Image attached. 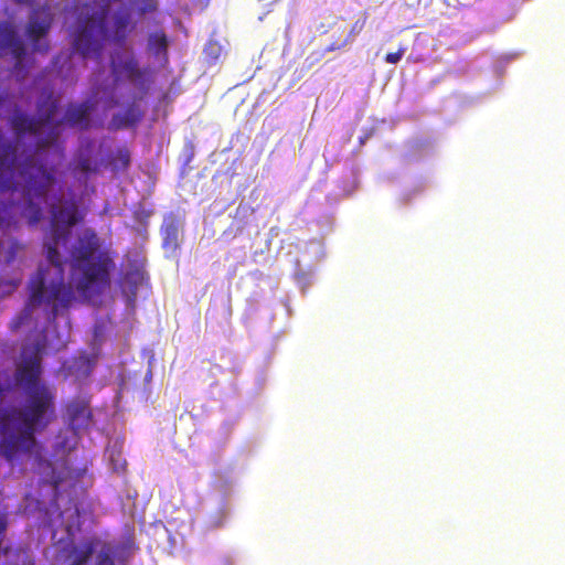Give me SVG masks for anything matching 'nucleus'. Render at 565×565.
<instances>
[{"instance_id":"obj_1","label":"nucleus","mask_w":565,"mask_h":565,"mask_svg":"<svg viewBox=\"0 0 565 565\" xmlns=\"http://www.w3.org/2000/svg\"><path fill=\"white\" fill-rule=\"evenodd\" d=\"M58 110V99L53 89L44 88L36 102V116L31 117L15 110L10 125L15 136L26 134L38 137L33 156L18 162L17 147L0 135V195H8L21 206V216L29 225H36L42 218L41 204L55 183L56 170L39 162L41 150L57 146L62 121L54 120Z\"/></svg>"},{"instance_id":"obj_2","label":"nucleus","mask_w":565,"mask_h":565,"mask_svg":"<svg viewBox=\"0 0 565 565\" xmlns=\"http://www.w3.org/2000/svg\"><path fill=\"white\" fill-rule=\"evenodd\" d=\"M46 347L45 331L21 349L14 380L25 393L21 407L0 408V455L10 463L32 454L38 447L36 433L55 418V394L41 382L42 355Z\"/></svg>"},{"instance_id":"obj_3","label":"nucleus","mask_w":565,"mask_h":565,"mask_svg":"<svg viewBox=\"0 0 565 565\" xmlns=\"http://www.w3.org/2000/svg\"><path fill=\"white\" fill-rule=\"evenodd\" d=\"M75 205L52 211L50 234L45 237L44 248L50 267L40 266L29 281V297L23 310L12 319L11 330L18 331L28 324L35 308L44 307L46 320L54 322L61 311L68 310L76 300L75 290L64 279V260L58 252L70 238V227L81 221Z\"/></svg>"},{"instance_id":"obj_4","label":"nucleus","mask_w":565,"mask_h":565,"mask_svg":"<svg viewBox=\"0 0 565 565\" xmlns=\"http://www.w3.org/2000/svg\"><path fill=\"white\" fill-rule=\"evenodd\" d=\"M72 268L81 273L76 290L84 297L99 295L110 286L115 269L111 253L103 248L102 239L93 228H85L71 250Z\"/></svg>"},{"instance_id":"obj_5","label":"nucleus","mask_w":565,"mask_h":565,"mask_svg":"<svg viewBox=\"0 0 565 565\" xmlns=\"http://www.w3.org/2000/svg\"><path fill=\"white\" fill-rule=\"evenodd\" d=\"M6 56L14 60L13 72L17 78L24 79L28 71L24 63L28 57L26 46L11 22L0 21V57Z\"/></svg>"},{"instance_id":"obj_6","label":"nucleus","mask_w":565,"mask_h":565,"mask_svg":"<svg viewBox=\"0 0 565 565\" xmlns=\"http://www.w3.org/2000/svg\"><path fill=\"white\" fill-rule=\"evenodd\" d=\"M52 24L53 14L49 7H40L32 10L25 26V36L33 52L41 54L49 52L50 43L47 35Z\"/></svg>"},{"instance_id":"obj_7","label":"nucleus","mask_w":565,"mask_h":565,"mask_svg":"<svg viewBox=\"0 0 565 565\" xmlns=\"http://www.w3.org/2000/svg\"><path fill=\"white\" fill-rule=\"evenodd\" d=\"M110 68L115 79L125 77L127 81L137 85L143 93H147L148 85L146 71L139 67V63L136 57L128 56L119 61L113 58L110 62Z\"/></svg>"},{"instance_id":"obj_8","label":"nucleus","mask_w":565,"mask_h":565,"mask_svg":"<svg viewBox=\"0 0 565 565\" xmlns=\"http://www.w3.org/2000/svg\"><path fill=\"white\" fill-rule=\"evenodd\" d=\"M135 23L131 21V14L130 12L125 9L117 12L114 17L113 21V28L109 32L107 30V39H109L111 42L124 45L126 43V40L128 35L134 31Z\"/></svg>"},{"instance_id":"obj_9","label":"nucleus","mask_w":565,"mask_h":565,"mask_svg":"<svg viewBox=\"0 0 565 565\" xmlns=\"http://www.w3.org/2000/svg\"><path fill=\"white\" fill-rule=\"evenodd\" d=\"M96 547V540L89 539L81 546L72 545L70 548H64L61 555L64 557L68 565H86Z\"/></svg>"},{"instance_id":"obj_10","label":"nucleus","mask_w":565,"mask_h":565,"mask_svg":"<svg viewBox=\"0 0 565 565\" xmlns=\"http://www.w3.org/2000/svg\"><path fill=\"white\" fill-rule=\"evenodd\" d=\"M92 109L93 104L89 102L70 104L65 111L64 120L72 127L87 128Z\"/></svg>"},{"instance_id":"obj_11","label":"nucleus","mask_w":565,"mask_h":565,"mask_svg":"<svg viewBox=\"0 0 565 565\" xmlns=\"http://www.w3.org/2000/svg\"><path fill=\"white\" fill-rule=\"evenodd\" d=\"M21 206L17 202L7 196L0 195V228H9L15 226L18 218L21 217Z\"/></svg>"},{"instance_id":"obj_12","label":"nucleus","mask_w":565,"mask_h":565,"mask_svg":"<svg viewBox=\"0 0 565 565\" xmlns=\"http://www.w3.org/2000/svg\"><path fill=\"white\" fill-rule=\"evenodd\" d=\"M169 39L163 30L151 32L148 36L147 50L156 58L168 61Z\"/></svg>"},{"instance_id":"obj_13","label":"nucleus","mask_w":565,"mask_h":565,"mask_svg":"<svg viewBox=\"0 0 565 565\" xmlns=\"http://www.w3.org/2000/svg\"><path fill=\"white\" fill-rule=\"evenodd\" d=\"M131 163V152L127 146L118 147L108 157V166L115 173L128 171Z\"/></svg>"},{"instance_id":"obj_14","label":"nucleus","mask_w":565,"mask_h":565,"mask_svg":"<svg viewBox=\"0 0 565 565\" xmlns=\"http://www.w3.org/2000/svg\"><path fill=\"white\" fill-rule=\"evenodd\" d=\"M330 43L326 46L324 52L330 53L344 49L350 43V35H347V26L334 22L331 25Z\"/></svg>"},{"instance_id":"obj_15","label":"nucleus","mask_w":565,"mask_h":565,"mask_svg":"<svg viewBox=\"0 0 565 565\" xmlns=\"http://www.w3.org/2000/svg\"><path fill=\"white\" fill-rule=\"evenodd\" d=\"M71 169L75 177L83 175L88 178L92 173L98 171V166L88 153L79 152L74 159Z\"/></svg>"},{"instance_id":"obj_16","label":"nucleus","mask_w":565,"mask_h":565,"mask_svg":"<svg viewBox=\"0 0 565 565\" xmlns=\"http://www.w3.org/2000/svg\"><path fill=\"white\" fill-rule=\"evenodd\" d=\"M146 280V275L142 268L135 266L128 269L124 275V282L127 285L130 295L135 298L138 287Z\"/></svg>"},{"instance_id":"obj_17","label":"nucleus","mask_w":565,"mask_h":565,"mask_svg":"<svg viewBox=\"0 0 565 565\" xmlns=\"http://www.w3.org/2000/svg\"><path fill=\"white\" fill-rule=\"evenodd\" d=\"M143 117L142 109L136 105L131 104L127 106L122 114L114 117V120H119L120 126H132L139 122Z\"/></svg>"},{"instance_id":"obj_18","label":"nucleus","mask_w":565,"mask_h":565,"mask_svg":"<svg viewBox=\"0 0 565 565\" xmlns=\"http://www.w3.org/2000/svg\"><path fill=\"white\" fill-rule=\"evenodd\" d=\"M164 246L175 247L178 243V225L173 220L164 222L162 226Z\"/></svg>"},{"instance_id":"obj_19","label":"nucleus","mask_w":565,"mask_h":565,"mask_svg":"<svg viewBox=\"0 0 565 565\" xmlns=\"http://www.w3.org/2000/svg\"><path fill=\"white\" fill-rule=\"evenodd\" d=\"M116 552L114 545L105 543L96 556V565H116L114 561Z\"/></svg>"},{"instance_id":"obj_20","label":"nucleus","mask_w":565,"mask_h":565,"mask_svg":"<svg viewBox=\"0 0 565 565\" xmlns=\"http://www.w3.org/2000/svg\"><path fill=\"white\" fill-rule=\"evenodd\" d=\"M367 12H362L360 17L351 25L350 30L347 31V35H350V43L364 30L367 22Z\"/></svg>"},{"instance_id":"obj_21","label":"nucleus","mask_w":565,"mask_h":565,"mask_svg":"<svg viewBox=\"0 0 565 565\" xmlns=\"http://www.w3.org/2000/svg\"><path fill=\"white\" fill-rule=\"evenodd\" d=\"M477 0H444L445 4L454 9L470 8Z\"/></svg>"},{"instance_id":"obj_22","label":"nucleus","mask_w":565,"mask_h":565,"mask_svg":"<svg viewBox=\"0 0 565 565\" xmlns=\"http://www.w3.org/2000/svg\"><path fill=\"white\" fill-rule=\"evenodd\" d=\"M86 411L87 407L82 403H74L68 407V414L73 420L76 419L78 416L84 415Z\"/></svg>"},{"instance_id":"obj_23","label":"nucleus","mask_w":565,"mask_h":565,"mask_svg":"<svg viewBox=\"0 0 565 565\" xmlns=\"http://www.w3.org/2000/svg\"><path fill=\"white\" fill-rule=\"evenodd\" d=\"M405 53V47H399L396 52H390L385 55V61L390 64H396L401 61Z\"/></svg>"},{"instance_id":"obj_24","label":"nucleus","mask_w":565,"mask_h":565,"mask_svg":"<svg viewBox=\"0 0 565 565\" xmlns=\"http://www.w3.org/2000/svg\"><path fill=\"white\" fill-rule=\"evenodd\" d=\"M157 9V4L156 2H150L149 4H147L145 8L141 9V12L142 13H146V12H152Z\"/></svg>"},{"instance_id":"obj_25","label":"nucleus","mask_w":565,"mask_h":565,"mask_svg":"<svg viewBox=\"0 0 565 565\" xmlns=\"http://www.w3.org/2000/svg\"><path fill=\"white\" fill-rule=\"evenodd\" d=\"M14 1L20 4H30L32 2V0H14Z\"/></svg>"}]
</instances>
